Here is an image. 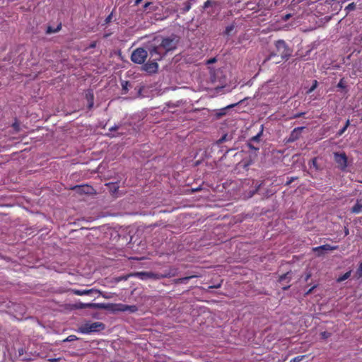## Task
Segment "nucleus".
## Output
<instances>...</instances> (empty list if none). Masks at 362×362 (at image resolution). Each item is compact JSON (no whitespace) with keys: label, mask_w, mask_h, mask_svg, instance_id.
Here are the masks:
<instances>
[{"label":"nucleus","mask_w":362,"mask_h":362,"mask_svg":"<svg viewBox=\"0 0 362 362\" xmlns=\"http://www.w3.org/2000/svg\"><path fill=\"white\" fill-rule=\"evenodd\" d=\"M180 37L171 35L167 37L158 36L146 47L149 56L155 60H161L169 52H173L177 47Z\"/></svg>","instance_id":"nucleus-1"},{"label":"nucleus","mask_w":362,"mask_h":362,"mask_svg":"<svg viewBox=\"0 0 362 362\" xmlns=\"http://www.w3.org/2000/svg\"><path fill=\"white\" fill-rule=\"evenodd\" d=\"M177 274V269L176 268H170L168 272L165 274H154L152 272H136L134 274V276L139 278L140 279L145 280L147 279H160L163 278H170L176 276Z\"/></svg>","instance_id":"nucleus-2"},{"label":"nucleus","mask_w":362,"mask_h":362,"mask_svg":"<svg viewBox=\"0 0 362 362\" xmlns=\"http://www.w3.org/2000/svg\"><path fill=\"white\" fill-rule=\"evenodd\" d=\"M275 47L276 49V52H272L264 60V62L269 61L272 59L273 57L276 55H280L281 59H287L290 55L291 52L289 48L288 47L286 43L283 40H279L275 42Z\"/></svg>","instance_id":"nucleus-3"},{"label":"nucleus","mask_w":362,"mask_h":362,"mask_svg":"<svg viewBox=\"0 0 362 362\" xmlns=\"http://www.w3.org/2000/svg\"><path fill=\"white\" fill-rule=\"evenodd\" d=\"M105 329V325L100 322H86L81 325L78 332L82 334H90Z\"/></svg>","instance_id":"nucleus-4"},{"label":"nucleus","mask_w":362,"mask_h":362,"mask_svg":"<svg viewBox=\"0 0 362 362\" xmlns=\"http://www.w3.org/2000/svg\"><path fill=\"white\" fill-rule=\"evenodd\" d=\"M148 55V49L146 50L144 48L139 47L132 52L131 60L135 64H143Z\"/></svg>","instance_id":"nucleus-5"},{"label":"nucleus","mask_w":362,"mask_h":362,"mask_svg":"<svg viewBox=\"0 0 362 362\" xmlns=\"http://www.w3.org/2000/svg\"><path fill=\"white\" fill-rule=\"evenodd\" d=\"M107 308L112 312H128L134 313L138 310V308L135 305H129L123 303L110 304Z\"/></svg>","instance_id":"nucleus-6"},{"label":"nucleus","mask_w":362,"mask_h":362,"mask_svg":"<svg viewBox=\"0 0 362 362\" xmlns=\"http://www.w3.org/2000/svg\"><path fill=\"white\" fill-rule=\"evenodd\" d=\"M334 161L337 163L338 167L342 171H344L348 165H347V156L344 152L342 153H338L335 152L334 153Z\"/></svg>","instance_id":"nucleus-7"},{"label":"nucleus","mask_w":362,"mask_h":362,"mask_svg":"<svg viewBox=\"0 0 362 362\" xmlns=\"http://www.w3.org/2000/svg\"><path fill=\"white\" fill-rule=\"evenodd\" d=\"M158 61V60H155L153 57L149 56V60L146 63L144 64L142 66L143 70L150 74L156 73L158 69V64L157 63Z\"/></svg>","instance_id":"nucleus-8"},{"label":"nucleus","mask_w":362,"mask_h":362,"mask_svg":"<svg viewBox=\"0 0 362 362\" xmlns=\"http://www.w3.org/2000/svg\"><path fill=\"white\" fill-rule=\"evenodd\" d=\"M305 128V127H298L294 128L292 130V132H291L288 138L287 139V142L293 143V142L297 141L298 139H299V138L301 136V133Z\"/></svg>","instance_id":"nucleus-9"},{"label":"nucleus","mask_w":362,"mask_h":362,"mask_svg":"<svg viewBox=\"0 0 362 362\" xmlns=\"http://www.w3.org/2000/svg\"><path fill=\"white\" fill-rule=\"evenodd\" d=\"M291 280V272H288L279 276V281L281 283L283 286V290H287L290 288V285L288 284Z\"/></svg>","instance_id":"nucleus-10"},{"label":"nucleus","mask_w":362,"mask_h":362,"mask_svg":"<svg viewBox=\"0 0 362 362\" xmlns=\"http://www.w3.org/2000/svg\"><path fill=\"white\" fill-rule=\"evenodd\" d=\"M338 249V245L332 246L329 244H325L323 245H320L316 247L313 248V251L315 252H317L318 255H321L322 254V251H331V250H335Z\"/></svg>","instance_id":"nucleus-11"},{"label":"nucleus","mask_w":362,"mask_h":362,"mask_svg":"<svg viewBox=\"0 0 362 362\" xmlns=\"http://www.w3.org/2000/svg\"><path fill=\"white\" fill-rule=\"evenodd\" d=\"M86 99L88 102L87 107L90 110L94 105V94L92 90H89L86 94Z\"/></svg>","instance_id":"nucleus-12"},{"label":"nucleus","mask_w":362,"mask_h":362,"mask_svg":"<svg viewBox=\"0 0 362 362\" xmlns=\"http://www.w3.org/2000/svg\"><path fill=\"white\" fill-rule=\"evenodd\" d=\"M350 211L356 214L362 212V199H357L356 204L351 208Z\"/></svg>","instance_id":"nucleus-13"},{"label":"nucleus","mask_w":362,"mask_h":362,"mask_svg":"<svg viewBox=\"0 0 362 362\" xmlns=\"http://www.w3.org/2000/svg\"><path fill=\"white\" fill-rule=\"evenodd\" d=\"M74 189H77L78 192L85 194H90L91 190L93 189V188L88 185L76 186Z\"/></svg>","instance_id":"nucleus-14"},{"label":"nucleus","mask_w":362,"mask_h":362,"mask_svg":"<svg viewBox=\"0 0 362 362\" xmlns=\"http://www.w3.org/2000/svg\"><path fill=\"white\" fill-rule=\"evenodd\" d=\"M350 126V120L347 119L345 125L337 133V136H341L347 129V128Z\"/></svg>","instance_id":"nucleus-15"},{"label":"nucleus","mask_w":362,"mask_h":362,"mask_svg":"<svg viewBox=\"0 0 362 362\" xmlns=\"http://www.w3.org/2000/svg\"><path fill=\"white\" fill-rule=\"evenodd\" d=\"M263 129H264V128H263V125H262V126H261V129H260L259 132L257 135H255V136H252V137L251 138L250 141H251L259 142V141L260 136L262 135Z\"/></svg>","instance_id":"nucleus-16"},{"label":"nucleus","mask_w":362,"mask_h":362,"mask_svg":"<svg viewBox=\"0 0 362 362\" xmlns=\"http://www.w3.org/2000/svg\"><path fill=\"white\" fill-rule=\"evenodd\" d=\"M351 274V271H349V272H346L345 274H344L343 275L340 276L337 279V282H341V281L346 280L347 279H349L350 277Z\"/></svg>","instance_id":"nucleus-17"},{"label":"nucleus","mask_w":362,"mask_h":362,"mask_svg":"<svg viewBox=\"0 0 362 362\" xmlns=\"http://www.w3.org/2000/svg\"><path fill=\"white\" fill-rule=\"evenodd\" d=\"M234 29H235V25L234 24H231L230 25H228L226 28V30L224 31L225 35H230L231 33L234 30Z\"/></svg>","instance_id":"nucleus-18"},{"label":"nucleus","mask_w":362,"mask_h":362,"mask_svg":"<svg viewBox=\"0 0 362 362\" xmlns=\"http://www.w3.org/2000/svg\"><path fill=\"white\" fill-rule=\"evenodd\" d=\"M193 276H186L183 278H179L174 280L175 284H184L186 283L189 279L192 278Z\"/></svg>","instance_id":"nucleus-19"},{"label":"nucleus","mask_w":362,"mask_h":362,"mask_svg":"<svg viewBox=\"0 0 362 362\" xmlns=\"http://www.w3.org/2000/svg\"><path fill=\"white\" fill-rule=\"evenodd\" d=\"M243 100H240V101L239 102V103H240V102H242ZM238 104V103H235V104H231V105H228L226 108H224V109H222V110H221V112L220 113H218V115H219V116L224 115L226 114V112H225V110H226V109H229V108H232V107H235V106H236Z\"/></svg>","instance_id":"nucleus-20"},{"label":"nucleus","mask_w":362,"mask_h":362,"mask_svg":"<svg viewBox=\"0 0 362 362\" xmlns=\"http://www.w3.org/2000/svg\"><path fill=\"white\" fill-rule=\"evenodd\" d=\"M214 4H216V2L213 0H207L204 2L203 8L205 9Z\"/></svg>","instance_id":"nucleus-21"},{"label":"nucleus","mask_w":362,"mask_h":362,"mask_svg":"<svg viewBox=\"0 0 362 362\" xmlns=\"http://www.w3.org/2000/svg\"><path fill=\"white\" fill-rule=\"evenodd\" d=\"M356 4L352 2L349 4L346 8L345 10H346L348 12L355 10L356 8Z\"/></svg>","instance_id":"nucleus-22"},{"label":"nucleus","mask_w":362,"mask_h":362,"mask_svg":"<svg viewBox=\"0 0 362 362\" xmlns=\"http://www.w3.org/2000/svg\"><path fill=\"white\" fill-rule=\"evenodd\" d=\"M129 85V81H124L122 83V90L124 93H126L128 91V86Z\"/></svg>","instance_id":"nucleus-23"},{"label":"nucleus","mask_w":362,"mask_h":362,"mask_svg":"<svg viewBox=\"0 0 362 362\" xmlns=\"http://www.w3.org/2000/svg\"><path fill=\"white\" fill-rule=\"evenodd\" d=\"M356 273L358 278L362 277V262L360 263Z\"/></svg>","instance_id":"nucleus-24"},{"label":"nucleus","mask_w":362,"mask_h":362,"mask_svg":"<svg viewBox=\"0 0 362 362\" xmlns=\"http://www.w3.org/2000/svg\"><path fill=\"white\" fill-rule=\"evenodd\" d=\"M78 339V337L75 335H69V337H67L64 340V341H75Z\"/></svg>","instance_id":"nucleus-25"},{"label":"nucleus","mask_w":362,"mask_h":362,"mask_svg":"<svg viewBox=\"0 0 362 362\" xmlns=\"http://www.w3.org/2000/svg\"><path fill=\"white\" fill-rule=\"evenodd\" d=\"M303 358H304V356H298L292 358L290 361V362H300Z\"/></svg>","instance_id":"nucleus-26"},{"label":"nucleus","mask_w":362,"mask_h":362,"mask_svg":"<svg viewBox=\"0 0 362 362\" xmlns=\"http://www.w3.org/2000/svg\"><path fill=\"white\" fill-rule=\"evenodd\" d=\"M320 336H321L322 339H325L331 336V333H329L328 332H322L320 333Z\"/></svg>","instance_id":"nucleus-27"},{"label":"nucleus","mask_w":362,"mask_h":362,"mask_svg":"<svg viewBox=\"0 0 362 362\" xmlns=\"http://www.w3.org/2000/svg\"><path fill=\"white\" fill-rule=\"evenodd\" d=\"M337 87L340 88H346V84H345L344 78H341L339 81V82L337 84Z\"/></svg>","instance_id":"nucleus-28"},{"label":"nucleus","mask_w":362,"mask_h":362,"mask_svg":"<svg viewBox=\"0 0 362 362\" xmlns=\"http://www.w3.org/2000/svg\"><path fill=\"white\" fill-rule=\"evenodd\" d=\"M227 137H228V135L227 134H224L223 136H221V138H220L218 141H217V143L218 144H222L223 142H224L225 141L227 140Z\"/></svg>","instance_id":"nucleus-29"},{"label":"nucleus","mask_w":362,"mask_h":362,"mask_svg":"<svg viewBox=\"0 0 362 362\" xmlns=\"http://www.w3.org/2000/svg\"><path fill=\"white\" fill-rule=\"evenodd\" d=\"M317 81H314L313 85V86H311V88L309 89L308 93H311V92H313V91L316 88V87H317Z\"/></svg>","instance_id":"nucleus-30"},{"label":"nucleus","mask_w":362,"mask_h":362,"mask_svg":"<svg viewBox=\"0 0 362 362\" xmlns=\"http://www.w3.org/2000/svg\"><path fill=\"white\" fill-rule=\"evenodd\" d=\"M312 163H313V166H314L316 169H317V168H318V167H317V158H313V159H312Z\"/></svg>","instance_id":"nucleus-31"},{"label":"nucleus","mask_w":362,"mask_h":362,"mask_svg":"<svg viewBox=\"0 0 362 362\" xmlns=\"http://www.w3.org/2000/svg\"><path fill=\"white\" fill-rule=\"evenodd\" d=\"M248 147L250 149H252V150H255V151H258L259 150V147H255L252 144L249 143L248 144Z\"/></svg>","instance_id":"nucleus-32"},{"label":"nucleus","mask_w":362,"mask_h":362,"mask_svg":"<svg viewBox=\"0 0 362 362\" xmlns=\"http://www.w3.org/2000/svg\"><path fill=\"white\" fill-rule=\"evenodd\" d=\"M119 126H118V125H115V126H113V127H110V128L109 129V131H110V132L116 131V130L119 129Z\"/></svg>","instance_id":"nucleus-33"},{"label":"nucleus","mask_w":362,"mask_h":362,"mask_svg":"<svg viewBox=\"0 0 362 362\" xmlns=\"http://www.w3.org/2000/svg\"><path fill=\"white\" fill-rule=\"evenodd\" d=\"M112 13H111V14H110V15H109V16L105 18V23H110V22L111 21V20H112Z\"/></svg>","instance_id":"nucleus-34"},{"label":"nucleus","mask_w":362,"mask_h":362,"mask_svg":"<svg viewBox=\"0 0 362 362\" xmlns=\"http://www.w3.org/2000/svg\"><path fill=\"white\" fill-rule=\"evenodd\" d=\"M291 17V14H286L282 17V19L285 21H288Z\"/></svg>","instance_id":"nucleus-35"},{"label":"nucleus","mask_w":362,"mask_h":362,"mask_svg":"<svg viewBox=\"0 0 362 362\" xmlns=\"http://www.w3.org/2000/svg\"><path fill=\"white\" fill-rule=\"evenodd\" d=\"M316 288V286H313V287H311L306 293H305V295H309L310 293H311L313 292V291Z\"/></svg>","instance_id":"nucleus-36"},{"label":"nucleus","mask_w":362,"mask_h":362,"mask_svg":"<svg viewBox=\"0 0 362 362\" xmlns=\"http://www.w3.org/2000/svg\"><path fill=\"white\" fill-rule=\"evenodd\" d=\"M305 113L304 112H299V113H297L294 115V118H298V117H302L303 115H304Z\"/></svg>","instance_id":"nucleus-37"},{"label":"nucleus","mask_w":362,"mask_h":362,"mask_svg":"<svg viewBox=\"0 0 362 362\" xmlns=\"http://www.w3.org/2000/svg\"><path fill=\"white\" fill-rule=\"evenodd\" d=\"M191 8V4L188 3L185 7V11H188Z\"/></svg>","instance_id":"nucleus-38"},{"label":"nucleus","mask_w":362,"mask_h":362,"mask_svg":"<svg viewBox=\"0 0 362 362\" xmlns=\"http://www.w3.org/2000/svg\"><path fill=\"white\" fill-rule=\"evenodd\" d=\"M89 293V291H84L83 292L82 291H76V293L79 294V295L84 294V293L86 294V293Z\"/></svg>","instance_id":"nucleus-39"},{"label":"nucleus","mask_w":362,"mask_h":362,"mask_svg":"<svg viewBox=\"0 0 362 362\" xmlns=\"http://www.w3.org/2000/svg\"><path fill=\"white\" fill-rule=\"evenodd\" d=\"M349 234V230L347 227H344V235L346 236Z\"/></svg>","instance_id":"nucleus-40"},{"label":"nucleus","mask_w":362,"mask_h":362,"mask_svg":"<svg viewBox=\"0 0 362 362\" xmlns=\"http://www.w3.org/2000/svg\"><path fill=\"white\" fill-rule=\"evenodd\" d=\"M151 4V2H146L144 5V9L146 10L150 5Z\"/></svg>","instance_id":"nucleus-41"},{"label":"nucleus","mask_w":362,"mask_h":362,"mask_svg":"<svg viewBox=\"0 0 362 362\" xmlns=\"http://www.w3.org/2000/svg\"><path fill=\"white\" fill-rule=\"evenodd\" d=\"M13 128L16 129V130H18V127H19V125L17 122H15L13 124Z\"/></svg>","instance_id":"nucleus-42"},{"label":"nucleus","mask_w":362,"mask_h":362,"mask_svg":"<svg viewBox=\"0 0 362 362\" xmlns=\"http://www.w3.org/2000/svg\"><path fill=\"white\" fill-rule=\"evenodd\" d=\"M294 180V178L293 177H291L290 180H288V182H286V185H289Z\"/></svg>","instance_id":"nucleus-43"},{"label":"nucleus","mask_w":362,"mask_h":362,"mask_svg":"<svg viewBox=\"0 0 362 362\" xmlns=\"http://www.w3.org/2000/svg\"><path fill=\"white\" fill-rule=\"evenodd\" d=\"M59 359L57 358H50L49 359V361L50 362H57Z\"/></svg>","instance_id":"nucleus-44"},{"label":"nucleus","mask_w":362,"mask_h":362,"mask_svg":"<svg viewBox=\"0 0 362 362\" xmlns=\"http://www.w3.org/2000/svg\"><path fill=\"white\" fill-rule=\"evenodd\" d=\"M141 1H142V0H135V5L136 6L139 5Z\"/></svg>","instance_id":"nucleus-45"},{"label":"nucleus","mask_w":362,"mask_h":362,"mask_svg":"<svg viewBox=\"0 0 362 362\" xmlns=\"http://www.w3.org/2000/svg\"><path fill=\"white\" fill-rule=\"evenodd\" d=\"M310 276H311V274H308L306 275V277H305V281H308L310 278Z\"/></svg>","instance_id":"nucleus-46"},{"label":"nucleus","mask_w":362,"mask_h":362,"mask_svg":"<svg viewBox=\"0 0 362 362\" xmlns=\"http://www.w3.org/2000/svg\"><path fill=\"white\" fill-rule=\"evenodd\" d=\"M215 61H216V59H215V58H214V59H211L209 60L208 63H209V64H211V63L214 62Z\"/></svg>","instance_id":"nucleus-47"},{"label":"nucleus","mask_w":362,"mask_h":362,"mask_svg":"<svg viewBox=\"0 0 362 362\" xmlns=\"http://www.w3.org/2000/svg\"><path fill=\"white\" fill-rule=\"evenodd\" d=\"M219 287H221V284H218L217 286H210V288H218Z\"/></svg>","instance_id":"nucleus-48"},{"label":"nucleus","mask_w":362,"mask_h":362,"mask_svg":"<svg viewBox=\"0 0 362 362\" xmlns=\"http://www.w3.org/2000/svg\"><path fill=\"white\" fill-rule=\"evenodd\" d=\"M86 307H88V308H92V307H95V305H93V304H88V305H86Z\"/></svg>","instance_id":"nucleus-49"},{"label":"nucleus","mask_w":362,"mask_h":362,"mask_svg":"<svg viewBox=\"0 0 362 362\" xmlns=\"http://www.w3.org/2000/svg\"><path fill=\"white\" fill-rule=\"evenodd\" d=\"M51 32H52V30H51V28H50V27H49V28H48V30H47V33H51Z\"/></svg>","instance_id":"nucleus-50"},{"label":"nucleus","mask_w":362,"mask_h":362,"mask_svg":"<svg viewBox=\"0 0 362 362\" xmlns=\"http://www.w3.org/2000/svg\"><path fill=\"white\" fill-rule=\"evenodd\" d=\"M95 43H93V44L90 45V47H95Z\"/></svg>","instance_id":"nucleus-51"},{"label":"nucleus","mask_w":362,"mask_h":362,"mask_svg":"<svg viewBox=\"0 0 362 362\" xmlns=\"http://www.w3.org/2000/svg\"><path fill=\"white\" fill-rule=\"evenodd\" d=\"M60 28H61V25L58 26L55 31H58L60 29Z\"/></svg>","instance_id":"nucleus-52"},{"label":"nucleus","mask_w":362,"mask_h":362,"mask_svg":"<svg viewBox=\"0 0 362 362\" xmlns=\"http://www.w3.org/2000/svg\"><path fill=\"white\" fill-rule=\"evenodd\" d=\"M260 187V185L258 186V187L256 189V191H258L259 188Z\"/></svg>","instance_id":"nucleus-53"}]
</instances>
